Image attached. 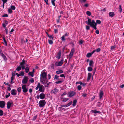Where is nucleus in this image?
<instances>
[{
    "instance_id": "11",
    "label": "nucleus",
    "mask_w": 124,
    "mask_h": 124,
    "mask_svg": "<svg viewBox=\"0 0 124 124\" xmlns=\"http://www.w3.org/2000/svg\"><path fill=\"white\" fill-rule=\"evenodd\" d=\"M13 103L12 102L8 101L7 103V108L9 109L10 107L13 106Z\"/></svg>"
},
{
    "instance_id": "53",
    "label": "nucleus",
    "mask_w": 124,
    "mask_h": 124,
    "mask_svg": "<svg viewBox=\"0 0 124 124\" xmlns=\"http://www.w3.org/2000/svg\"><path fill=\"white\" fill-rule=\"evenodd\" d=\"M75 51V49L74 48H72L70 52L74 53V52Z\"/></svg>"
},
{
    "instance_id": "36",
    "label": "nucleus",
    "mask_w": 124,
    "mask_h": 124,
    "mask_svg": "<svg viewBox=\"0 0 124 124\" xmlns=\"http://www.w3.org/2000/svg\"><path fill=\"white\" fill-rule=\"evenodd\" d=\"M30 82L31 83H33L34 82V80L33 78H30L29 80Z\"/></svg>"
},
{
    "instance_id": "20",
    "label": "nucleus",
    "mask_w": 124,
    "mask_h": 124,
    "mask_svg": "<svg viewBox=\"0 0 124 124\" xmlns=\"http://www.w3.org/2000/svg\"><path fill=\"white\" fill-rule=\"evenodd\" d=\"M109 16L111 17H112L115 16V14L114 12H109L108 13Z\"/></svg>"
},
{
    "instance_id": "54",
    "label": "nucleus",
    "mask_w": 124,
    "mask_h": 124,
    "mask_svg": "<svg viewBox=\"0 0 124 124\" xmlns=\"http://www.w3.org/2000/svg\"><path fill=\"white\" fill-rule=\"evenodd\" d=\"M8 16V15L7 14H5L4 15H3L2 16V17H7Z\"/></svg>"
},
{
    "instance_id": "41",
    "label": "nucleus",
    "mask_w": 124,
    "mask_h": 124,
    "mask_svg": "<svg viewBox=\"0 0 124 124\" xmlns=\"http://www.w3.org/2000/svg\"><path fill=\"white\" fill-rule=\"evenodd\" d=\"M86 14L88 16H90L91 15V13L89 11H87L86 12Z\"/></svg>"
},
{
    "instance_id": "18",
    "label": "nucleus",
    "mask_w": 124,
    "mask_h": 124,
    "mask_svg": "<svg viewBox=\"0 0 124 124\" xmlns=\"http://www.w3.org/2000/svg\"><path fill=\"white\" fill-rule=\"evenodd\" d=\"M16 90L15 89H12L11 90V94L13 95H16Z\"/></svg>"
},
{
    "instance_id": "27",
    "label": "nucleus",
    "mask_w": 124,
    "mask_h": 124,
    "mask_svg": "<svg viewBox=\"0 0 124 124\" xmlns=\"http://www.w3.org/2000/svg\"><path fill=\"white\" fill-rule=\"evenodd\" d=\"M21 90L22 88L21 87H19L17 89V90L18 93V94L21 93Z\"/></svg>"
},
{
    "instance_id": "7",
    "label": "nucleus",
    "mask_w": 124,
    "mask_h": 124,
    "mask_svg": "<svg viewBox=\"0 0 124 124\" xmlns=\"http://www.w3.org/2000/svg\"><path fill=\"white\" fill-rule=\"evenodd\" d=\"M64 60L62 59L61 61L59 62H57L55 63V65L58 66H60L62 65L63 63Z\"/></svg>"
},
{
    "instance_id": "13",
    "label": "nucleus",
    "mask_w": 124,
    "mask_h": 124,
    "mask_svg": "<svg viewBox=\"0 0 124 124\" xmlns=\"http://www.w3.org/2000/svg\"><path fill=\"white\" fill-rule=\"evenodd\" d=\"M69 35V33H66L65 34L63 35L61 38V40L62 41H65L66 40V39L65 38V37L68 36Z\"/></svg>"
},
{
    "instance_id": "61",
    "label": "nucleus",
    "mask_w": 124,
    "mask_h": 124,
    "mask_svg": "<svg viewBox=\"0 0 124 124\" xmlns=\"http://www.w3.org/2000/svg\"><path fill=\"white\" fill-rule=\"evenodd\" d=\"M58 77H59L58 76H57L56 75H55V76L54 79H58Z\"/></svg>"
},
{
    "instance_id": "43",
    "label": "nucleus",
    "mask_w": 124,
    "mask_h": 124,
    "mask_svg": "<svg viewBox=\"0 0 124 124\" xmlns=\"http://www.w3.org/2000/svg\"><path fill=\"white\" fill-rule=\"evenodd\" d=\"M97 26L96 23L92 27L95 30H96L97 29V28L96 27Z\"/></svg>"
},
{
    "instance_id": "14",
    "label": "nucleus",
    "mask_w": 124,
    "mask_h": 124,
    "mask_svg": "<svg viewBox=\"0 0 124 124\" xmlns=\"http://www.w3.org/2000/svg\"><path fill=\"white\" fill-rule=\"evenodd\" d=\"M92 76V74L91 73H88V74L87 82H88L91 79Z\"/></svg>"
},
{
    "instance_id": "17",
    "label": "nucleus",
    "mask_w": 124,
    "mask_h": 124,
    "mask_svg": "<svg viewBox=\"0 0 124 124\" xmlns=\"http://www.w3.org/2000/svg\"><path fill=\"white\" fill-rule=\"evenodd\" d=\"M1 57L3 58L5 61L7 60V58L5 55L2 52L0 54Z\"/></svg>"
},
{
    "instance_id": "30",
    "label": "nucleus",
    "mask_w": 124,
    "mask_h": 124,
    "mask_svg": "<svg viewBox=\"0 0 124 124\" xmlns=\"http://www.w3.org/2000/svg\"><path fill=\"white\" fill-rule=\"evenodd\" d=\"M25 72L26 73H28L29 71V69L28 67H26L25 69Z\"/></svg>"
},
{
    "instance_id": "40",
    "label": "nucleus",
    "mask_w": 124,
    "mask_h": 124,
    "mask_svg": "<svg viewBox=\"0 0 124 124\" xmlns=\"http://www.w3.org/2000/svg\"><path fill=\"white\" fill-rule=\"evenodd\" d=\"M77 88L78 89L79 91L82 88L81 86L80 85H78L77 86Z\"/></svg>"
},
{
    "instance_id": "22",
    "label": "nucleus",
    "mask_w": 124,
    "mask_h": 124,
    "mask_svg": "<svg viewBox=\"0 0 124 124\" xmlns=\"http://www.w3.org/2000/svg\"><path fill=\"white\" fill-rule=\"evenodd\" d=\"M91 112L92 113H94V114H96L98 113H100L101 112L99 111H97L96 110H91Z\"/></svg>"
},
{
    "instance_id": "62",
    "label": "nucleus",
    "mask_w": 124,
    "mask_h": 124,
    "mask_svg": "<svg viewBox=\"0 0 124 124\" xmlns=\"http://www.w3.org/2000/svg\"><path fill=\"white\" fill-rule=\"evenodd\" d=\"M60 77H64L65 78V76L63 74H61L60 75Z\"/></svg>"
},
{
    "instance_id": "5",
    "label": "nucleus",
    "mask_w": 124,
    "mask_h": 124,
    "mask_svg": "<svg viewBox=\"0 0 124 124\" xmlns=\"http://www.w3.org/2000/svg\"><path fill=\"white\" fill-rule=\"evenodd\" d=\"M76 94V92L74 91L69 92L67 94L68 97H71L74 96Z\"/></svg>"
},
{
    "instance_id": "51",
    "label": "nucleus",
    "mask_w": 124,
    "mask_h": 124,
    "mask_svg": "<svg viewBox=\"0 0 124 124\" xmlns=\"http://www.w3.org/2000/svg\"><path fill=\"white\" fill-rule=\"evenodd\" d=\"M86 1V0H81L80 2L82 4L83 3H85Z\"/></svg>"
},
{
    "instance_id": "4",
    "label": "nucleus",
    "mask_w": 124,
    "mask_h": 124,
    "mask_svg": "<svg viewBox=\"0 0 124 124\" xmlns=\"http://www.w3.org/2000/svg\"><path fill=\"white\" fill-rule=\"evenodd\" d=\"M46 103V102L45 100H41L39 102V105L40 108H42L44 106Z\"/></svg>"
},
{
    "instance_id": "60",
    "label": "nucleus",
    "mask_w": 124,
    "mask_h": 124,
    "mask_svg": "<svg viewBox=\"0 0 124 124\" xmlns=\"http://www.w3.org/2000/svg\"><path fill=\"white\" fill-rule=\"evenodd\" d=\"M48 78V79H50L51 78V76L49 74H48L47 75Z\"/></svg>"
},
{
    "instance_id": "19",
    "label": "nucleus",
    "mask_w": 124,
    "mask_h": 124,
    "mask_svg": "<svg viewBox=\"0 0 124 124\" xmlns=\"http://www.w3.org/2000/svg\"><path fill=\"white\" fill-rule=\"evenodd\" d=\"M103 94V91L102 90L101 91L99 94V98L100 99H101L102 98Z\"/></svg>"
},
{
    "instance_id": "49",
    "label": "nucleus",
    "mask_w": 124,
    "mask_h": 124,
    "mask_svg": "<svg viewBox=\"0 0 124 124\" xmlns=\"http://www.w3.org/2000/svg\"><path fill=\"white\" fill-rule=\"evenodd\" d=\"M51 67L52 69H54V65L53 64H52L51 65Z\"/></svg>"
},
{
    "instance_id": "37",
    "label": "nucleus",
    "mask_w": 124,
    "mask_h": 124,
    "mask_svg": "<svg viewBox=\"0 0 124 124\" xmlns=\"http://www.w3.org/2000/svg\"><path fill=\"white\" fill-rule=\"evenodd\" d=\"M8 12L9 14H11L12 12V10L11 8H8Z\"/></svg>"
},
{
    "instance_id": "15",
    "label": "nucleus",
    "mask_w": 124,
    "mask_h": 124,
    "mask_svg": "<svg viewBox=\"0 0 124 124\" xmlns=\"http://www.w3.org/2000/svg\"><path fill=\"white\" fill-rule=\"evenodd\" d=\"M8 21L6 20H5L4 21L3 23L2 24L3 26L5 28H6V26L8 25Z\"/></svg>"
},
{
    "instance_id": "9",
    "label": "nucleus",
    "mask_w": 124,
    "mask_h": 124,
    "mask_svg": "<svg viewBox=\"0 0 124 124\" xmlns=\"http://www.w3.org/2000/svg\"><path fill=\"white\" fill-rule=\"evenodd\" d=\"M25 64V61L24 59L23 60L22 62L20 63V65L21 66L22 70H24L25 69V67L24 65Z\"/></svg>"
},
{
    "instance_id": "38",
    "label": "nucleus",
    "mask_w": 124,
    "mask_h": 124,
    "mask_svg": "<svg viewBox=\"0 0 124 124\" xmlns=\"http://www.w3.org/2000/svg\"><path fill=\"white\" fill-rule=\"evenodd\" d=\"M55 1V0H51L52 3L54 6H55V4L54 3Z\"/></svg>"
},
{
    "instance_id": "24",
    "label": "nucleus",
    "mask_w": 124,
    "mask_h": 124,
    "mask_svg": "<svg viewBox=\"0 0 124 124\" xmlns=\"http://www.w3.org/2000/svg\"><path fill=\"white\" fill-rule=\"evenodd\" d=\"M94 62L92 60H90V63L89 64V65L90 66L93 67V64Z\"/></svg>"
},
{
    "instance_id": "1",
    "label": "nucleus",
    "mask_w": 124,
    "mask_h": 124,
    "mask_svg": "<svg viewBox=\"0 0 124 124\" xmlns=\"http://www.w3.org/2000/svg\"><path fill=\"white\" fill-rule=\"evenodd\" d=\"M46 75V73L43 71H42L41 73L40 81L41 83L43 85L46 84L48 82Z\"/></svg>"
},
{
    "instance_id": "8",
    "label": "nucleus",
    "mask_w": 124,
    "mask_h": 124,
    "mask_svg": "<svg viewBox=\"0 0 124 124\" xmlns=\"http://www.w3.org/2000/svg\"><path fill=\"white\" fill-rule=\"evenodd\" d=\"M23 92L24 93H26L28 92V89L26 85H22Z\"/></svg>"
},
{
    "instance_id": "34",
    "label": "nucleus",
    "mask_w": 124,
    "mask_h": 124,
    "mask_svg": "<svg viewBox=\"0 0 124 124\" xmlns=\"http://www.w3.org/2000/svg\"><path fill=\"white\" fill-rule=\"evenodd\" d=\"M10 8L12 9L13 10H15L16 9V7L15 6L13 5H11L10 6Z\"/></svg>"
},
{
    "instance_id": "46",
    "label": "nucleus",
    "mask_w": 124,
    "mask_h": 124,
    "mask_svg": "<svg viewBox=\"0 0 124 124\" xmlns=\"http://www.w3.org/2000/svg\"><path fill=\"white\" fill-rule=\"evenodd\" d=\"M3 114V112L1 110H0V116H2Z\"/></svg>"
},
{
    "instance_id": "44",
    "label": "nucleus",
    "mask_w": 124,
    "mask_h": 124,
    "mask_svg": "<svg viewBox=\"0 0 124 124\" xmlns=\"http://www.w3.org/2000/svg\"><path fill=\"white\" fill-rule=\"evenodd\" d=\"M73 53L70 52L69 54V56L70 57V58H71L73 56Z\"/></svg>"
},
{
    "instance_id": "58",
    "label": "nucleus",
    "mask_w": 124,
    "mask_h": 124,
    "mask_svg": "<svg viewBox=\"0 0 124 124\" xmlns=\"http://www.w3.org/2000/svg\"><path fill=\"white\" fill-rule=\"evenodd\" d=\"M72 103V102L71 101L67 104L68 106L70 105Z\"/></svg>"
},
{
    "instance_id": "3",
    "label": "nucleus",
    "mask_w": 124,
    "mask_h": 124,
    "mask_svg": "<svg viewBox=\"0 0 124 124\" xmlns=\"http://www.w3.org/2000/svg\"><path fill=\"white\" fill-rule=\"evenodd\" d=\"M88 20L86 21L87 24L88 25H90L91 27H92L95 24H96L95 23L94 20H92V21L90 19L88 18Z\"/></svg>"
},
{
    "instance_id": "56",
    "label": "nucleus",
    "mask_w": 124,
    "mask_h": 124,
    "mask_svg": "<svg viewBox=\"0 0 124 124\" xmlns=\"http://www.w3.org/2000/svg\"><path fill=\"white\" fill-rule=\"evenodd\" d=\"M116 47V46H112L111 47V50H113Z\"/></svg>"
},
{
    "instance_id": "33",
    "label": "nucleus",
    "mask_w": 124,
    "mask_h": 124,
    "mask_svg": "<svg viewBox=\"0 0 124 124\" xmlns=\"http://www.w3.org/2000/svg\"><path fill=\"white\" fill-rule=\"evenodd\" d=\"M48 37L50 39H51V40H53V37L52 35H48Z\"/></svg>"
},
{
    "instance_id": "48",
    "label": "nucleus",
    "mask_w": 124,
    "mask_h": 124,
    "mask_svg": "<svg viewBox=\"0 0 124 124\" xmlns=\"http://www.w3.org/2000/svg\"><path fill=\"white\" fill-rule=\"evenodd\" d=\"M119 11L120 12H121L122 11V9L121 8V6L120 5H119Z\"/></svg>"
},
{
    "instance_id": "50",
    "label": "nucleus",
    "mask_w": 124,
    "mask_h": 124,
    "mask_svg": "<svg viewBox=\"0 0 124 124\" xmlns=\"http://www.w3.org/2000/svg\"><path fill=\"white\" fill-rule=\"evenodd\" d=\"M64 109V108H62V107H59L58 108V109L60 111H62V110H63Z\"/></svg>"
},
{
    "instance_id": "57",
    "label": "nucleus",
    "mask_w": 124,
    "mask_h": 124,
    "mask_svg": "<svg viewBox=\"0 0 124 124\" xmlns=\"http://www.w3.org/2000/svg\"><path fill=\"white\" fill-rule=\"evenodd\" d=\"M10 93H9L7 95H6L5 97L6 98H8L10 96Z\"/></svg>"
},
{
    "instance_id": "21",
    "label": "nucleus",
    "mask_w": 124,
    "mask_h": 124,
    "mask_svg": "<svg viewBox=\"0 0 124 124\" xmlns=\"http://www.w3.org/2000/svg\"><path fill=\"white\" fill-rule=\"evenodd\" d=\"M69 99L68 98H62L61 100L63 102H66Z\"/></svg>"
},
{
    "instance_id": "52",
    "label": "nucleus",
    "mask_w": 124,
    "mask_h": 124,
    "mask_svg": "<svg viewBox=\"0 0 124 124\" xmlns=\"http://www.w3.org/2000/svg\"><path fill=\"white\" fill-rule=\"evenodd\" d=\"M37 117V115L34 116L33 117V119H32V120H35L36 119Z\"/></svg>"
},
{
    "instance_id": "10",
    "label": "nucleus",
    "mask_w": 124,
    "mask_h": 124,
    "mask_svg": "<svg viewBox=\"0 0 124 124\" xmlns=\"http://www.w3.org/2000/svg\"><path fill=\"white\" fill-rule=\"evenodd\" d=\"M59 91V89L57 88H55L51 91L50 92L51 93L55 94L58 92Z\"/></svg>"
},
{
    "instance_id": "55",
    "label": "nucleus",
    "mask_w": 124,
    "mask_h": 124,
    "mask_svg": "<svg viewBox=\"0 0 124 124\" xmlns=\"http://www.w3.org/2000/svg\"><path fill=\"white\" fill-rule=\"evenodd\" d=\"M3 2V3H6L7 1V0H1Z\"/></svg>"
},
{
    "instance_id": "28",
    "label": "nucleus",
    "mask_w": 124,
    "mask_h": 124,
    "mask_svg": "<svg viewBox=\"0 0 124 124\" xmlns=\"http://www.w3.org/2000/svg\"><path fill=\"white\" fill-rule=\"evenodd\" d=\"M61 54L60 53H59L56 56V58L58 59H60L61 58Z\"/></svg>"
},
{
    "instance_id": "16",
    "label": "nucleus",
    "mask_w": 124,
    "mask_h": 124,
    "mask_svg": "<svg viewBox=\"0 0 124 124\" xmlns=\"http://www.w3.org/2000/svg\"><path fill=\"white\" fill-rule=\"evenodd\" d=\"M39 95L40 96V98L41 99H44L45 97V94L43 93H40Z\"/></svg>"
},
{
    "instance_id": "31",
    "label": "nucleus",
    "mask_w": 124,
    "mask_h": 124,
    "mask_svg": "<svg viewBox=\"0 0 124 124\" xmlns=\"http://www.w3.org/2000/svg\"><path fill=\"white\" fill-rule=\"evenodd\" d=\"M92 68L90 67H89L87 68V70L88 71H92Z\"/></svg>"
},
{
    "instance_id": "39",
    "label": "nucleus",
    "mask_w": 124,
    "mask_h": 124,
    "mask_svg": "<svg viewBox=\"0 0 124 124\" xmlns=\"http://www.w3.org/2000/svg\"><path fill=\"white\" fill-rule=\"evenodd\" d=\"M51 83V82H49L48 83H47L46 84H45V87H48L49 86V84L50 83Z\"/></svg>"
},
{
    "instance_id": "26",
    "label": "nucleus",
    "mask_w": 124,
    "mask_h": 124,
    "mask_svg": "<svg viewBox=\"0 0 124 124\" xmlns=\"http://www.w3.org/2000/svg\"><path fill=\"white\" fill-rule=\"evenodd\" d=\"M56 73L57 74H59L62 73H63V71L62 70H59L56 71Z\"/></svg>"
},
{
    "instance_id": "64",
    "label": "nucleus",
    "mask_w": 124,
    "mask_h": 124,
    "mask_svg": "<svg viewBox=\"0 0 124 124\" xmlns=\"http://www.w3.org/2000/svg\"><path fill=\"white\" fill-rule=\"evenodd\" d=\"M88 6H89V4H88L87 3L85 4L84 5V7H88Z\"/></svg>"
},
{
    "instance_id": "2",
    "label": "nucleus",
    "mask_w": 124,
    "mask_h": 124,
    "mask_svg": "<svg viewBox=\"0 0 124 124\" xmlns=\"http://www.w3.org/2000/svg\"><path fill=\"white\" fill-rule=\"evenodd\" d=\"M39 89V91L40 92L43 93L45 91V88L43 85L39 83H38L37 86L35 88L36 90H38Z\"/></svg>"
},
{
    "instance_id": "6",
    "label": "nucleus",
    "mask_w": 124,
    "mask_h": 124,
    "mask_svg": "<svg viewBox=\"0 0 124 124\" xmlns=\"http://www.w3.org/2000/svg\"><path fill=\"white\" fill-rule=\"evenodd\" d=\"M28 78L27 76H24L22 82L23 84H26L28 81Z\"/></svg>"
},
{
    "instance_id": "42",
    "label": "nucleus",
    "mask_w": 124,
    "mask_h": 124,
    "mask_svg": "<svg viewBox=\"0 0 124 124\" xmlns=\"http://www.w3.org/2000/svg\"><path fill=\"white\" fill-rule=\"evenodd\" d=\"M101 21L99 20H97L96 21V23H97L99 24H100L101 23Z\"/></svg>"
},
{
    "instance_id": "29",
    "label": "nucleus",
    "mask_w": 124,
    "mask_h": 124,
    "mask_svg": "<svg viewBox=\"0 0 124 124\" xmlns=\"http://www.w3.org/2000/svg\"><path fill=\"white\" fill-rule=\"evenodd\" d=\"M92 54L91 53H88L86 55V56L87 57H90L92 56Z\"/></svg>"
},
{
    "instance_id": "47",
    "label": "nucleus",
    "mask_w": 124,
    "mask_h": 124,
    "mask_svg": "<svg viewBox=\"0 0 124 124\" xmlns=\"http://www.w3.org/2000/svg\"><path fill=\"white\" fill-rule=\"evenodd\" d=\"M101 50V49H100V48H97V49H96V52H100Z\"/></svg>"
},
{
    "instance_id": "35",
    "label": "nucleus",
    "mask_w": 124,
    "mask_h": 124,
    "mask_svg": "<svg viewBox=\"0 0 124 124\" xmlns=\"http://www.w3.org/2000/svg\"><path fill=\"white\" fill-rule=\"evenodd\" d=\"M21 67L20 66H18L16 70L17 71H19L21 69Z\"/></svg>"
},
{
    "instance_id": "12",
    "label": "nucleus",
    "mask_w": 124,
    "mask_h": 124,
    "mask_svg": "<svg viewBox=\"0 0 124 124\" xmlns=\"http://www.w3.org/2000/svg\"><path fill=\"white\" fill-rule=\"evenodd\" d=\"M6 103L4 101H0V107L1 108H3L5 107Z\"/></svg>"
},
{
    "instance_id": "45",
    "label": "nucleus",
    "mask_w": 124,
    "mask_h": 124,
    "mask_svg": "<svg viewBox=\"0 0 124 124\" xmlns=\"http://www.w3.org/2000/svg\"><path fill=\"white\" fill-rule=\"evenodd\" d=\"M62 81H56L55 82V83L57 84H60L62 83Z\"/></svg>"
},
{
    "instance_id": "25",
    "label": "nucleus",
    "mask_w": 124,
    "mask_h": 124,
    "mask_svg": "<svg viewBox=\"0 0 124 124\" xmlns=\"http://www.w3.org/2000/svg\"><path fill=\"white\" fill-rule=\"evenodd\" d=\"M28 75H29L31 76L32 77H33L34 75V74L33 72H29L28 73Z\"/></svg>"
},
{
    "instance_id": "63",
    "label": "nucleus",
    "mask_w": 124,
    "mask_h": 124,
    "mask_svg": "<svg viewBox=\"0 0 124 124\" xmlns=\"http://www.w3.org/2000/svg\"><path fill=\"white\" fill-rule=\"evenodd\" d=\"M86 29L88 30L90 29V27L88 26H86Z\"/></svg>"
},
{
    "instance_id": "59",
    "label": "nucleus",
    "mask_w": 124,
    "mask_h": 124,
    "mask_svg": "<svg viewBox=\"0 0 124 124\" xmlns=\"http://www.w3.org/2000/svg\"><path fill=\"white\" fill-rule=\"evenodd\" d=\"M87 95V94L86 93H84L82 94V96L84 97H85Z\"/></svg>"
},
{
    "instance_id": "23",
    "label": "nucleus",
    "mask_w": 124,
    "mask_h": 124,
    "mask_svg": "<svg viewBox=\"0 0 124 124\" xmlns=\"http://www.w3.org/2000/svg\"><path fill=\"white\" fill-rule=\"evenodd\" d=\"M77 101L76 99H75L73 100V107L75 106L76 105V103L77 102Z\"/></svg>"
},
{
    "instance_id": "32",
    "label": "nucleus",
    "mask_w": 124,
    "mask_h": 124,
    "mask_svg": "<svg viewBox=\"0 0 124 124\" xmlns=\"http://www.w3.org/2000/svg\"><path fill=\"white\" fill-rule=\"evenodd\" d=\"M53 40H48V43L50 44H52L53 43Z\"/></svg>"
}]
</instances>
